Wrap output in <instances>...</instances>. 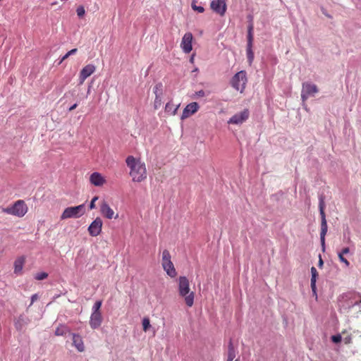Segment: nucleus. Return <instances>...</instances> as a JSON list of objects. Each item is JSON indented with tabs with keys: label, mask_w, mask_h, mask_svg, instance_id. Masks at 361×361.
<instances>
[{
	"label": "nucleus",
	"mask_w": 361,
	"mask_h": 361,
	"mask_svg": "<svg viewBox=\"0 0 361 361\" xmlns=\"http://www.w3.org/2000/svg\"><path fill=\"white\" fill-rule=\"evenodd\" d=\"M126 164L130 169L129 175L133 182L140 183L147 178L146 165L140 158L132 155L128 156L126 159Z\"/></svg>",
	"instance_id": "nucleus-1"
},
{
	"label": "nucleus",
	"mask_w": 361,
	"mask_h": 361,
	"mask_svg": "<svg viewBox=\"0 0 361 361\" xmlns=\"http://www.w3.org/2000/svg\"><path fill=\"white\" fill-rule=\"evenodd\" d=\"M178 291L186 305L191 307L194 304L195 293L191 290L189 280L185 276L178 278Z\"/></svg>",
	"instance_id": "nucleus-2"
},
{
	"label": "nucleus",
	"mask_w": 361,
	"mask_h": 361,
	"mask_svg": "<svg viewBox=\"0 0 361 361\" xmlns=\"http://www.w3.org/2000/svg\"><path fill=\"white\" fill-rule=\"evenodd\" d=\"M28 208L25 202L19 200L15 202L10 207L2 209V212L18 217H23L27 212Z\"/></svg>",
	"instance_id": "nucleus-3"
},
{
	"label": "nucleus",
	"mask_w": 361,
	"mask_h": 361,
	"mask_svg": "<svg viewBox=\"0 0 361 361\" xmlns=\"http://www.w3.org/2000/svg\"><path fill=\"white\" fill-rule=\"evenodd\" d=\"M247 78L246 76V72L245 71H240L235 73L230 81L231 87L236 91H239L243 93L245 89Z\"/></svg>",
	"instance_id": "nucleus-4"
},
{
	"label": "nucleus",
	"mask_w": 361,
	"mask_h": 361,
	"mask_svg": "<svg viewBox=\"0 0 361 361\" xmlns=\"http://www.w3.org/2000/svg\"><path fill=\"white\" fill-rule=\"evenodd\" d=\"M85 213V206L84 204L76 207H69L63 212L61 219L64 220L70 218H79Z\"/></svg>",
	"instance_id": "nucleus-5"
},
{
	"label": "nucleus",
	"mask_w": 361,
	"mask_h": 361,
	"mask_svg": "<svg viewBox=\"0 0 361 361\" xmlns=\"http://www.w3.org/2000/svg\"><path fill=\"white\" fill-rule=\"evenodd\" d=\"M171 258L169 251L164 250L162 252V267L170 277L174 278L177 275V272Z\"/></svg>",
	"instance_id": "nucleus-6"
},
{
	"label": "nucleus",
	"mask_w": 361,
	"mask_h": 361,
	"mask_svg": "<svg viewBox=\"0 0 361 361\" xmlns=\"http://www.w3.org/2000/svg\"><path fill=\"white\" fill-rule=\"evenodd\" d=\"M319 212L322 218L321 222V232H320V240L323 252L325 251V236L327 233L328 226L326 220V216L324 213V202L322 200L319 202Z\"/></svg>",
	"instance_id": "nucleus-7"
},
{
	"label": "nucleus",
	"mask_w": 361,
	"mask_h": 361,
	"mask_svg": "<svg viewBox=\"0 0 361 361\" xmlns=\"http://www.w3.org/2000/svg\"><path fill=\"white\" fill-rule=\"evenodd\" d=\"M250 116L249 110L245 109L240 113L234 114L228 121V124L240 125L246 121Z\"/></svg>",
	"instance_id": "nucleus-8"
},
{
	"label": "nucleus",
	"mask_w": 361,
	"mask_h": 361,
	"mask_svg": "<svg viewBox=\"0 0 361 361\" xmlns=\"http://www.w3.org/2000/svg\"><path fill=\"white\" fill-rule=\"evenodd\" d=\"M317 92L318 88L316 85L309 82H305L302 84L301 98L302 101L305 102L307 99V98L310 96L314 95V94L317 93Z\"/></svg>",
	"instance_id": "nucleus-9"
},
{
	"label": "nucleus",
	"mask_w": 361,
	"mask_h": 361,
	"mask_svg": "<svg viewBox=\"0 0 361 361\" xmlns=\"http://www.w3.org/2000/svg\"><path fill=\"white\" fill-rule=\"evenodd\" d=\"M103 222L100 217H97L89 226L88 232L91 236L99 235L102 229Z\"/></svg>",
	"instance_id": "nucleus-10"
},
{
	"label": "nucleus",
	"mask_w": 361,
	"mask_h": 361,
	"mask_svg": "<svg viewBox=\"0 0 361 361\" xmlns=\"http://www.w3.org/2000/svg\"><path fill=\"white\" fill-rule=\"evenodd\" d=\"M210 7L214 12L223 16L227 8L226 0H214L211 2Z\"/></svg>",
	"instance_id": "nucleus-11"
},
{
	"label": "nucleus",
	"mask_w": 361,
	"mask_h": 361,
	"mask_svg": "<svg viewBox=\"0 0 361 361\" xmlns=\"http://www.w3.org/2000/svg\"><path fill=\"white\" fill-rule=\"evenodd\" d=\"M192 39L193 37L191 32H186L183 35L180 43V47L184 53L188 54L192 51Z\"/></svg>",
	"instance_id": "nucleus-12"
},
{
	"label": "nucleus",
	"mask_w": 361,
	"mask_h": 361,
	"mask_svg": "<svg viewBox=\"0 0 361 361\" xmlns=\"http://www.w3.org/2000/svg\"><path fill=\"white\" fill-rule=\"evenodd\" d=\"M95 70L96 66L93 64H87L84 66L80 72V84L82 85L89 76L94 73Z\"/></svg>",
	"instance_id": "nucleus-13"
},
{
	"label": "nucleus",
	"mask_w": 361,
	"mask_h": 361,
	"mask_svg": "<svg viewBox=\"0 0 361 361\" xmlns=\"http://www.w3.org/2000/svg\"><path fill=\"white\" fill-rule=\"evenodd\" d=\"M101 214L108 219L118 218V214L114 216V212L106 201H102L100 204Z\"/></svg>",
	"instance_id": "nucleus-14"
},
{
	"label": "nucleus",
	"mask_w": 361,
	"mask_h": 361,
	"mask_svg": "<svg viewBox=\"0 0 361 361\" xmlns=\"http://www.w3.org/2000/svg\"><path fill=\"white\" fill-rule=\"evenodd\" d=\"M198 109L199 105L197 102H192L188 104L183 111L181 119L184 120L190 117L191 115L196 113L198 111Z\"/></svg>",
	"instance_id": "nucleus-15"
},
{
	"label": "nucleus",
	"mask_w": 361,
	"mask_h": 361,
	"mask_svg": "<svg viewBox=\"0 0 361 361\" xmlns=\"http://www.w3.org/2000/svg\"><path fill=\"white\" fill-rule=\"evenodd\" d=\"M102 322V315L101 312H92L90 319V326L92 329H98Z\"/></svg>",
	"instance_id": "nucleus-16"
},
{
	"label": "nucleus",
	"mask_w": 361,
	"mask_h": 361,
	"mask_svg": "<svg viewBox=\"0 0 361 361\" xmlns=\"http://www.w3.org/2000/svg\"><path fill=\"white\" fill-rule=\"evenodd\" d=\"M90 181L94 186H102L106 183L104 176L98 172H94L90 175Z\"/></svg>",
	"instance_id": "nucleus-17"
},
{
	"label": "nucleus",
	"mask_w": 361,
	"mask_h": 361,
	"mask_svg": "<svg viewBox=\"0 0 361 361\" xmlns=\"http://www.w3.org/2000/svg\"><path fill=\"white\" fill-rule=\"evenodd\" d=\"M73 344L79 352L85 350L82 338L79 334H73Z\"/></svg>",
	"instance_id": "nucleus-18"
},
{
	"label": "nucleus",
	"mask_w": 361,
	"mask_h": 361,
	"mask_svg": "<svg viewBox=\"0 0 361 361\" xmlns=\"http://www.w3.org/2000/svg\"><path fill=\"white\" fill-rule=\"evenodd\" d=\"M25 262V257L24 256L18 257L14 262V273L20 274L22 272L24 264Z\"/></svg>",
	"instance_id": "nucleus-19"
},
{
	"label": "nucleus",
	"mask_w": 361,
	"mask_h": 361,
	"mask_svg": "<svg viewBox=\"0 0 361 361\" xmlns=\"http://www.w3.org/2000/svg\"><path fill=\"white\" fill-rule=\"evenodd\" d=\"M311 274H312V277H311V288L312 290V292L316 295V281H317V278L318 276V272L316 269V268L314 267H312L311 268Z\"/></svg>",
	"instance_id": "nucleus-20"
},
{
	"label": "nucleus",
	"mask_w": 361,
	"mask_h": 361,
	"mask_svg": "<svg viewBox=\"0 0 361 361\" xmlns=\"http://www.w3.org/2000/svg\"><path fill=\"white\" fill-rule=\"evenodd\" d=\"M179 107V105H175L171 102L166 103L165 106V112L169 115H175L177 112V110Z\"/></svg>",
	"instance_id": "nucleus-21"
},
{
	"label": "nucleus",
	"mask_w": 361,
	"mask_h": 361,
	"mask_svg": "<svg viewBox=\"0 0 361 361\" xmlns=\"http://www.w3.org/2000/svg\"><path fill=\"white\" fill-rule=\"evenodd\" d=\"M235 357V352L231 341L228 345L227 361H233Z\"/></svg>",
	"instance_id": "nucleus-22"
},
{
	"label": "nucleus",
	"mask_w": 361,
	"mask_h": 361,
	"mask_svg": "<svg viewBox=\"0 0 361 361\" xmlns=\"http://www.w3.org/2000/svg\"><path fill=\"white\" fill-rule=\"evenodd\" d=\"M247 56L249 63L251 64L254 59V53L252 51V44H247Z\"/></svg>",
	"instance_id": "nucleus-23"
},
{
	"label": "nucleus",
	"mask_w": 361,
	"mask_h": 361,
	"mask_svg": "<svg viewBox=\"0 0 361 361\" xmlns=\"http://www.w3.org/2000/svg\"><path fill=\"white\" fill-rule=\"evenodd\" d=\"M68 328L65 325H60L56 329V336H63L68 331Z\"/></svg>",
	"instance_id": "nucleus-24"
},
{
	"label": "nucleus",
	"mask_w": 361,
	"mask_h": 361,
	"mask_svg": "<svg viewBox=\"0 0 361 361\" xmlns=\"http://www.w3.org/2000/svg\"><path fill=\"white\" fill-rule=\"evenodd\" d=\"M253 42V25L250 23L248 26L247 30V44H252Z\"/></svg>",
	"instance_id": "nucleus-25"
},
{
	"label": "nucleus",
	"mask_w": 361,
	"mask_h": 361,
	"mask_svg": "<svg viewBox=\"0 0 361 361\" xmlns=\"http://www.w3.org/2000/svg\"><path fill=\"white\" fill-rule=\"evenodd\" d=\"M153 91L155 97H157V95L162 96V84L160 82L154 86Z\"/></svg>",
	"instance_id": "nucleus-26"
},
{
	"label": "nucleus",
	"mask_w": 361,
	"mask_h": 361,
	"mask_svg": "<svg viewBox=\"0 0 361 361\" xmlns=\"http://www.w3.org/2000/svg\"><path fill=\"white\" fill-rule=\"evenodd\" d=\"M151 327L149 319L147 317H145L142 319V329L144 331H147L148 329Z\"/></svg>",
	"instance_id": "nucleus-27"
},
{
	"label": "nucleus",
	"mask_w": 361,
	"mask_h": 361,
	"mask_svg": "<svg viewBox=\"0 0 361 361\" xmlns=\"http://www.w3.org/2000/svg\"><path fill=\"white\" fill-rule=\"evenodd\" d=\"M161 96L157 95V97H155L154 99V107L155 109H158L161 106Z\"/></svg>",
	"instance_id": "nucleus-28"
},
{
	"label": "nucleus",
	"mask_w": 361,
	"mask_h": 361,
	"mask_svg": "<svg viewBox=\"0 0 361 361\" xmlns=\"http://www.w3.org/2000/svg\"><path fill=\"white\" fill-rule=\"evenodd\" d=\"M102 300L96 301L92 307V312H101L100 308L102 307Z\"/></svg>",
	"instance_id": "nucleus-29"
},
{
	"label": "nucleus",
	"mask_w": 361,
	"mask_h": 361,
	"mask_svg": "<svg viewBox=\"0 0 361 361\" xmlns=\"http://www.w3.org/2000/svg\"><path fill=\"white\" fill-rule=\"evenodd\" d=\"M48 276V274L46 272H39L37 273L35 276V279L37 281H41L47 279Z\"/></svg>",
	"instance_id": "nucleus-30"
},
{
	"label": "nucleus",
	"mask_w": 361,
	"mask_h": 361,
	"mask_svg": "<svg viewBox=\"0 0 361 361\" xmlns=\"http://www.w3.org/2000/svg\"><path fill=\"white\" fill-rule=\"evenodd\" d=\"M192 8L194 11H196L199 13H203L204 11V8L202 6H198L195 4V1H193L192 3Z\"/></svg>",
	"instance_id": "nucleus-31"
},
{
	"label": "nucleus",
	"mask_w": 361,
	"mask_h": 361,
	"mask_svg": "<svg viewBox=\"0 0 361 361\" xmlns=\"http://www.w3.org/2000/svg\"><path fill=\"white\" fill-rule=\"evenodd\" d=\"M345 334V331H343L342 334L344 336ZM343 341L345 343V344H350L352 342V337L350 335H347L345 336H342Z\"/></svg>",
	"instance_id": "nucleus-32"
},
{
	"label": "nucleus",
	"mask_w": 361,
	"mask_h": 361,
	"mask_svg": "<svg viewBox=\"0 0 361 361\" xmlns=\"http://www.w3.org/2000/svg\"><path fill=\"white\" fill-rule=\"evenodd\" d=\"M338 257L339 260L341 262L344 263L346 267L350 266V262L344 257V256L343 255L338 253Z\"/></svg>",
	"instance_id": "nucleus-33"
},
{
	"label": "nucleus",
	"mask_w": 361,
	"mask_h": 361,
	"mask_svg": "<svg viewBox=\"0 0 361 361\" xmlns=\"http://www.w3.org/2000/svg\"><path fill=\"white\" fill-rule=\"evenodd\" d=\"M331 340L334 343H338L343 340L342 335H341V334L334 335L331 337Z\"/></svg>",
	"instance_id": "nucleus-34"
},
{
	"label": "nucleus",
	"mask_w": 361,
	"mask_h": 361,
	"mask_svg": "<svg viewBox=\"0 0 361 361\" xmlns=\"http://www.w3.org/2000/svg\"><path fill=\"white\" fill-rule=\"evenodd\" d=\"M76 12H77V15L79 16V17H82L85 15V8L82 7V6H79L77 10H76Z\"/></svg>",
	"instance_id": "nucleus-35"
},
{
	"label": "nucleus",
	"mask_w": 361,
	"mask_h": 361,
	"mask_svg": "<svg viewBox=\"0 0 361 361\" xmlns=\"http://www.w3.org/2000/svg\"><path fill=\"white\" fill-rule=\"evenodd\" d=\"M98 200V197L97 196H95L92 198V200H91V202L90 204V209H93L95 208V202Z\"/></svg>",
	"instance_id": "nucleus-36"
},
{
	"label": "nucleus",
	"mask_w": 361,
	"mask_h": 361,
	"mask_svg": "<svg viewBox=\"0 0 361 361\" xmlns=\"http://www.w3.org/2000/svg\"><path fill=\"white\" fill-rule=\"evenodd\" d=\"M349 252H350V249H349V247H346L343 248V249L341 250V252H339L338 253H340V254H341V255H346V254L349 253Z\"/></svg>",
	"instance_id": "nucleus-37"
},
{
	"label": "nucleus",
	"mask_w": 361,
	"mask_h": 361,
	"mask_svg": "<svg viewBox=\"0 0 361 361\" xmlns=\"http://www.w3.org/2000/svg\"><path fill=\"white\" fill-rule=\"evenodd\" d=\"M38 299V295L37 294H34L32 295L31 297V303H30V305H32L34 303L35 301H36Z\"/></svg>",
	"instance_id": "nucleus-38"
},
{
	"label": "nucleus",
	"mask_w": 361,
	"mask_h": 361,
	"mask_svg": "<svg viewBox=\"0 0 361 361\" xmlns=\"http://www.w3.org/2000/svg\"><path fill=\"white\" fill-rule=\"evenodd\" d=\"M323 264H324L323 259H322V258L321 255H319L318 267L321 268V267H322Z\"/></svg>",
	"instance_id": "nucleus-39"
},
{
	"label": "nucleus",
	"mask_w": 361,
	"mask_h": 361,
	"mask_svg": "<svg viewBox=\"0 0 361 361\" xmlns=\"http://www.w3.org/2000/svg\"><path fill=\"white\" fill-rule=\"evenodd\" d=\"M70 56L68 55V53H66L62 58L60 60L59 64H61L63 61H65L66 59H67Z\"/></svg>",
	"instance_id": "nucleus-40"
},
{
	"label": "nucleus",
	"mask_w": 361,
	"mask_h": 361,
	"mask_svg": "<svg viewBox=\"0 0 361 361\" xmlns=\"http://www.w3.org/2000/svg\"><path fill=\"white\" fill-rule=\"evenodd\" d=\"M78 49H73L71 50H70L69 51H68V55L69 56H71L73 54H75L76 52H77Z\"/></svg>",
	"instance_id": "nucleus-41"
},
{
	"label": "nucleus",
	"mask_w": 361,
	"mask_h": 361,
	"mask_svg": "<svg viewBox=\"0 0 361 361\" xmlns=\"http://www.w3.org/2000/svg\"><path fill=\"white\" fill-rule=\"evenodd\" d=\"M199 97H204V92L203 90H200L196 93Z\"/></svg>",
	"instance_id": "nucleus-42"
},
{
	"label": "nucleus",
	"mask_w": 361,
	"mask_h": 361,
	"mask_svg": "<svg viewBox=\"0 0 361 361\" xmlns=\"http://www.w3.org/2000/svg\"><path fill=\"white\" fill-rule=\"evenodd\" d=\"M78 104H74L73 105H72L70 108H69V111H71L73 110H74L76 107H77Z\"/></svg>",
	"instance_id": "nucleus-43"
},
{
	"label": "nucleus",
	"mask_w": 361,
	"mask_h": 361,
	"mask_svg": "<svg viewBox=\"0 0 361 361\" xmlns=\"http://www.w3.org/2000/svg\"><path fill=\"white\" fill-rule=\"evenodd\" d=\"M194 60H195V54H192L190 59V62L193 63H194Z\"/></svg>",
	"instance_id": "nucleus-44"
},
{
	"label": "nucleus",
	"mask_w": 361,
	"mask_h": 361,
	"mask_svg": "<svg viewBox=\"0 0 361 361\" xmlns=\"http://www.w3.org/2000/svg\"><path fill=\"white\" fill-rule=\"evenodd\" d=\"M326 16H327L329 18H331L332 17L329 15V14H326L325 13H324Z\"/></svg>",
	"instance_id": "nucleus-45"
},
{
	"label": "nucleus",
	"mask_w": 361,
	"mask_h": 361,
	"mask_svg": "<svg viewBox=\"0 0 361 361\" xmlns=\"http://www.w3.org/2000/svg\"><path fill=\"white\" fill-rule=\"evenodd\" d=\"M235 361H239L238 360H235Z\"/></svg>",
	"instance_id": "nucleus-46"
}]
</instances>
